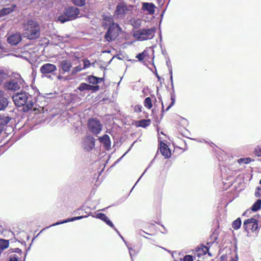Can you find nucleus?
I'll return each mask as SVG.
<instances>
[{"label": "nucleus", "mask_w": 261, "mask_h": 261, "mask_svg": "<svg viewBox=\"0 0 261 261\" xmlns=\"http://www.w3.org/2000/svg\"><path fill=\"white\" fill-rule=\"evenodd\" d=\"M167 65L169 66V63H168V62H167Z\"/></svg>", "instance_id": "nucleus-63"}, {"label": "nucleus", "mask_w": 261, "mask_h": 261, "mask_svg": "<svg viewBox=\"0 0 261 261\" xmlns=\"http://www.w3.org/2000/svg\"><path fill=\"white\" fill-rule=\"evenodd\" d=\"M171 103L167 107V109H166V111H168L175 103V99L174 95H171Z\"/></svg>", "instance_id": "nucleus-33"}, {"label": "nucleus", "mask_w": 261, "mask_h": 261, "mask_svg": "<svg viewBox=\"0 0 261 261\" xmlns=\"http://www.w3.org/2000/svg\"><path fill=\"white\" fill-rule=\"evenodd\" d=\"M104 19L105 20H107V21L109 22L110 23H111L113 21V18L110 16H106Z\"/></svg>", "instance_id": "nucleus-42"}, {"label": "nucleus", "mask_w": 261, "mask_h": 261, "mask_svg": "<svg viewBox=\"0 0 261 261\" xmlns=\"http://www.w3.org/2000/svg\"><path fill=\"white\" fill-rule=\"evenodd\" d=\"M10 261H18V257L16 254L11 255Z\"/></svg>", "instance_id": "nucleus-39"}, {"label": "nucleus", "mask_w": 261, "mask_h": 261, "mask_svg": "<svg viewBox=\"0 0 261 261\" xmlns=\"http://www.w3.org/2000/svg\"><path fill=\"white\" fill-rule=\"evenodd\" d=\"M57 78H58V79H59V80H62V79L63 78V77L61 75L59 74V75L57 76Z\"/></svg>", "instance_id": "nucleus-46"}, {"label": "nucleus", "mask_w": 261, "mask_h": 261, "mask_svg": "<svg viewBox=\"0 0 261 261\" xmlns=\"http://www.w3.org/2000/svg\"><path fill=\"white\" fill-rule=\"evenodd\" d=\"M135 188V186H133V188H132V189H131V191H133V188Z\"/></svg>", "instance_id": "nucleus-53"}, {"label": "nucleus", "mask_w": 261, "mask_h": 261, "mask_svg": "<svg viewBox=\"0 0 261 261\" xmlns=\"http://www.w3.org/2000/svg\"><path fill=\"white\" fill-rule=\"evenodd\" d=\"M2 129H3V128H2V126H0V133H1Z\"/></svg>", "instance_id": "nucleus-51"}, {"label": "nucleus", "mask_w": 261, "mask_h": 261, "mask_svg": "<svg viewBox=\"0 0 261 261\" xmlns=\"http://www.w3.org/2000/svg\"><path fill=\"white\" fill-rule=\"evenodd\" d=\"M135 188V186H133V188H132V189H131V191H133V188Z\"/></svg>", "instance_id": "nucleus-56"}, {"label": "nucleus", "mask_w": 261, "mask_h": 261, "mask_svg": "<svg viewBox=\"0 0 261 261\" xmlns=\"http://www.w3.org/2000/svg\"><path fill=\"white\" fill-rule=\"evenodd\" d=\"M72 3L76 6L82 7L85 5V0H72Z\"/></svg>", "instance_id": "nucleus-29"}, {"label": "nucleus", "mask_w": 261, "mask_h": 261, "mask_svg": "<svg viewBox=\"0 0 261 261\" xmlns=\"http://www.w3.org/2000/svg\"><path fill=\"white\" fill-rule=\"evenodd\" d=\"M208 254L209 255L211 256V254L210 252H208Z\"/></svg>", "instance_id": "nucleus-57"}, {"label": "nucleus", "mask_w": 261, "mask_h": 261, "mask_svg": "<svg viewBox=\"0 0 261 261\" xmlns=\"http://www.w3.org/2000/svg\"><path fill=\"white\" fill-rule=\"evenodd\" d=\"M120 30L119 26L117 23H112L110 25L107 33L105 35V38L110 42L115 40L118 36Z\"/></svg>", "instance_id": "nucleus-7"}, {"label": "nucleus", "mask_w": 261, "mask_h": 261, "mask_svg": "<svg viewBox=\"0 0 261 261\" xmlns=\"http://www.w3.org/2000/svg\"><path fill=\"white\" fill-rule=\"evenodd\" d=\"M133 8V5H128L124 2H120L116 7L115 14L118 18H123L132 12Z\"/></svg>", "instance_id": "nucleus-5"}, {"label": "nucleus", "mask_w": 261, "mask_h": 261, "mask_svg": "<svg viewBox=\"0 0 261 261\" xmlns=\"http://www.w3.org/2000/svg\"><path fill=\"white\" fill-rule=\"evenodd\" d=\"M150 123V120L149 119H143L139 121V126L142 127H145L148 125H149Z\"/></svg>", "instance_id": "nucleus-27"}, {"label": "nucleus", "mask_w": 261, "mask_h": 261, "mask_svg": "<svg viewBox=\"0 0 261 261\" xmlns=\"http://www.w3.org/2000/svg\"><path fill=\"white\" fill-rule=\"evenodd\" d=\"M100 142L104 145L105 148L107 150L111 147V141L109 136L108 135H105L102 137L99 138Z\"/></svg>", "instance_id": "nucleus-18"}, {"label": "nucleus", "mask_w": 261, "mask_h": 261, "mask_svg": "<svg viewBox=\"0 0 261 261\" xmlns=\"http://www.w3.org/2000/svg\"><path fill=\"white\" fill-rule=\"evenodd\" d=\"M94 217H96V218H98L103 221H104V220L107 217L105 214L103 213H98L96 214L95 216H94Z\"/></svg>", "instance_id": "nucleus-32"}, {"label": "nucleus", "mask_w": 261, "mask_h": 261, "mask_svg": "<svg viewBox=\"0 0 261 261\" xmlns=\"http://www.w3.org/2000/svg\"><path fill=\"white\" fill-rule=\"evenodd\" d=\"M136 58L139 61H142L144 59V55L143 54V53L139 54L137 55Z\"/></svg>", "instance_id": "nucleus-40"}, {"label": "nucleus", "mask_w": 261, "mask_h": 261, "mask_svg": "<svg viewBox=\"0 0 261 261\" xmlns=\"http://www.w3.org/2000/svg\"><path fill=\"white\" fill-rule=\"evenodd\" d=\"M9 246V241L0 239V249L1 250H4L7 248Z\"/></svg>", "instance_id": "nucleus-25"}, {"label": "nucleus", "mask_w": 261, "mask_h": 261, "mask_svg": "<svg viewBox=\"0 0 261 261\" xmlns=\"http://www.w3.org/2000/svg\"><path fill=\"white\" fill-rule=\"evenodd\" d=\"M146 170H147V169H146V170H145V171L144 172V173H142V175L140 176V178H141V177L144 175V174L145 172L146 171Z\"/></svg>", "instance_id": "nucleus-52"}, {"label": "nucleus", "mask_w": 261, "mask_h": 261, "mask_svg": "<svg viewBox=\"0 0 261 261\" xmlns=\"http://www.w3.org/2000/svg\"><path fill=\"white\" fill-rule=\"evenodd\" d=\"M144 106L146 108L150 109L152 108V105L151 99L150 97H147L144 100Z\"/></svg>", "instance_id": "nucleus-28"}, {"label": "nucleus", "mask_w": 261, "mask_h": 261, "mask_svg": "<svg viewBox=\"0 0 261 261\" xmlns=\"http://www.w3.org/2000/svg\"><path fill=\"white\" fill-rule=\"evenodd\" d=\"M241 223L242 222L240 218H238L233 222L232 227L234 229H238L240 227Z\"/></svg>", "instance_id": "nucleus-26"}, {"label": "nucleus", "mask_w": 261, "mask_h": 261, "mask_svg": "<svg viewBox=\"0 0 261 261\" xmlns=\"http://www.w3.org/2000/svg\"><path fill=\"white\" fill-rule=\"evenodd\" d=\"M156 77L159 79V80H160L161 77H160V76L158 74H156Z\"/></svg>", "instance_id": "nucleus-47"}, {"label": "nucleus", "mask_w": 261, "mask_h": 261, "mask_svg": "<svg viewBox=\"0 0 261 261\" xmlns=\"http://www.w3.org/2000/svg\"><path fill=\"white\" fill-rule=\"evenodd\" d=\"M104 222L108 225L111 227H112L114 228V229L116 231L118 232V230L115 228V226L113 223L111 222V221L109 219L108 217H106V218L104 220Z\"/></svg>", "instance_id": "nucleus-31"}, {"label": "nucleus", "mask_w": 261, "mask_h": 261, "mask_svg": "<svg viewBox=\"0 0 261 261\" xmlns=\"http://www.w3.org/2000/svg\"><path fill=\"white\" fill-rule=\"evenodd\" d=\"M57 66L51 63H45L41 66L40 68V72L46 77H49L48 75L53 74L55 71H57Z\"/></svg>", "instance_id": "nucleus-10"}, {"label": "nucleus", "mask_w": 261, "mask_h": 261, "mask_svg": "<svg viewBox=\"0 0 261 261\" xmlns=\"http://www.w3.org/2000/svg\"><path fill=\"white\" fill-rule=\"evenodd\" d=\"M80 13L79 9L75 7H68L58 17V20L61 23H64L76 18Z\"/></svg>", "instance_id": "nucleus-3"}, {"label": "nucleus", "mask_w": 261, "mask_h": 261, "mask_svg": "<svg viewBox=\"0 0 261 261\" xmlns=\"http://www.w3.org/2000/svg\"><path fill=\"white\" fill-rule=\"evenodd\" d=\"M155 29H140L134 32L133 36L140 41L150 40L154 36Z\"/></svg>", "instance_id": "nucleus-4"}, {"label": "nucleus", "mask_w": 261, "mask_h": 261, "mask_svg": "<svg viewBox=\"0 0 261 261\" xmlns=\"http://www.w3.org/2000/svg\"><path fill=\"white\" fill-rule=\"evenodd\" d=\"M84 217H85L84 216L74 217H73V218H68L67 219H66V220H63V221H61V222H56V223H54V224L51 225L50 226L43 229L41 231V232H42L43 230H44L46 228H48L49 227L54 226H56V225H60V224H61L67 223V222H69L73 221H75V220H80V219H82Z\"/></svg>", "instance_id": "nucleus-19"}, {"label": "nucleus", "mask_w": 261, "mask_h": 261, "mask_svg": "<svg viewBox=\"0 0 261 261\" xmlns=\"http://www.w3.org/2000/svg\"><path fill=\"white\" fill-rule=\"evenodd\" d=\"M208 250L209 248L208 247L202 245L201 246L198 247L196 249V251L197 252V256L200 257L202 255L205 254Z\"/></svg>", "instance_id": "nucleus-21"}, {"label": "nucleus", "mask_w": 261, "mask_h": 261, "mask_svg": "<svg viewBox=\"0 0 261 261\" xmlns=\"http://www.w3.org/2000/svg\"><path fill=\"white\" fill-rule=\"evenodd\" d=\"M126 153H127V152H125L124 153V154H123V155H125V154H126Z\"/></svg>", "instance_id": "nucleus-58"}, {"label": "nucleus", "mask_w": 261, "mask_h": 261, "mask_svg": "<svg viewBox=\"0 0 261 261\" xmlns=\"http://www.w3.org/2000/svg\"><path fill=\"white\" fill-rule=\"evenodd\" d=\"M135 188V186H133V188H132V189H131V191H133V188Z\"/></svg>", "instance_id": "nucleus-54"}, {"label": "nucleus", "mask_w": 261, "mask_h": 261, "mask_svg": "<svg viewBox=\"0 0 261 261\" xmlns=\"http://www.w3.org/2000/svg\"><path fill=\"white\" fill-rule=\"evenodd\" d=\"M3 82V80L1 77H0V85Z\"/></svg>", "instance_id": "nucleus-49"}, {"label": "nucleus", "mask_w": 261, "mask_h": 261, "mask_svg": "<svg viewBox=\"0 0 261 261\" xmlns=\"http://www.w3.org/2000/svg\"><path fill=\"white\" fill-rule=\"evenodd\" d=\"M126 153H127V152H125L124 153V154H123V155H125V154H126Z\"/></svg>", "instance_id": "nucleus-61"}, {"label": "nucleus", "mask_w": 261, "mask_h": 261, "mask_svg": "<svg viewBox=\"0 0 261 261\" xmlns=\"http://www.w3.org/2000/svg\"><path fill=\"white\" fill-rule=\"evenodd\" d=\"M261 208V199H258L257 201L253 204L251 207V210L254 212H256L259 210Z\"/></svg>", "instance_id": "nucleus-24"}, {"label": "nucleus", "mask_w": 261, "mask_h": 261, "mask_svg": "<svg viewBox=\"0 0 261 261\" xmlns=\"http://www.w3.org/2000/svg\"><path fill=\"white\" fill-rule=\"evenodd\" d=\"M255 152L258 156H261V147H257L255 150Z\"/></svg>", "instance_id": "nucleus-41"}, {"label": "nucleus", "mask_w": 261, "mask_h": 261, "mask_svg": "<svg viewBox=\"0 0 261 261\" xmlns=\"http://www.w3.org/2000/svg\"><path fill=\"white\" fill-rule=\"evenodd\" d=\"M126 153H127V152H125L124 153V154H123V155H125V154H126Z\"/></svg>", "instance_id": "nucleus-59"}, {"label": "nucleus", "mask_w": 261, "mask_h": 261, "mask_svg": "<svg viewBox=\"0 0 261 261\" xmlns=\"http://www.w3.org/2000/svg\"><path fill=\"white\" fill-rule=\"evenodd\" d=\"M243 228L247 232V236H249V231H255L258 229L257 221L253 218L245 220L243 223Z\"/></svg>", "instance_id": "nucleus-9"}, {"label": "nucleus", "mask_w": 261, "mask_h": 261, "mask_svg": "<svg viewBox=\"0 0 261 261\" xmlns=\"http://www.w3.org/2000/svg\"><path fill=\"white\" fill-rule=\"evenodd\" d=\"M251 162V159L250 158H242L239 160V162L240 163H244L245 164H248Z\"/></svg>", "instance_id": "nucleus-34"}, {"label": "nucleus", "mask_w": 261, "mask_h": 261, "mask_svg": "<svg viewBox=\"0 0 261 261\" xmlns=\"http://www.w3.org/2000/svg\"><path fill=\"white\" fill-rule=\"evenodd\" d=\"M128 248L129 250L130 256L131 258H132L133 254H132V251H134V250L132 248L128 247ZM132 259L133 260V258H132Z\"/></svg>", "instance_id": "nucleus-43"}, {"label": "nucleus", "mask_w": 261, "mask_h": 261, "mask_svg": "<svg viewBox=\"0 0 261 261\" xmlns=\"http://www.w3.org/2000/svg\"><path fill=\"white\" fill-rule=\"evenodd\" d=\"M193 256L191 255H186L183 258V261H193Z\"/></svg>", "instance_id": "nucleus-35"}, {"label": "nucleus", "mask_w": 261, "mask_h": 261, "mask_svg": "<svg viewBox=\"0 0 261 261\" xmlns=\"http://www.w3.org/2000/svg\"><path fill=\"white\" fill-rule=\"evenodd\" d=\"M83 69V67H82L81 65H79L77 66L73 67L71 70V74H75V73L81 71Z\"/></svg>", "instance_id": "nucleus-30"}, {"label": "nucleus", "mask_w": 261, "mask_h": 261, "mask_svg": "<svg viewBox=\"0 0 261 261\" xmlns=\"http://www.w3.org/2000/svg\"><path fill=\"white\" fill-rule=\"evenodd\" d=\"M95 146V139L91 136H88L84 138L82 141V147L86 151H89L92 150Z\"/></svg>", "instance_id": "nucleus-11"}, {"label": "nucleus", "mask_w": 261, "mask_h": 261, "mask_svg": "<svg viewBox=\"0 0 261 261\" xmlns=\"http://www.w3.org/2000/svg\"><path fill=\"white\" fill-rule=\"evenodd\" d=\"M11 118L8 116L0 115V126L5 125L8 124L10 121Z\"/></svg>", "instance_id": "nucleus-23"}, {"label": "nucleus", "mask_w": 261, "mask_h": 261, "mask_svg": "<svg viewBox=\"0 0 261 261\" xmlns=\"http://www.w3.org/2000/svg\"><path fill=\"white\" fill-rule=\"evenodd\" d=\"M118 233V234L119 235V236L121 237V238L123 240V241L124 242V243H125V244L126 245V242H125V241L124 240V238H123V237L119 233V231H118V232H117Z\"/></svg>", "instance_id": "nucleus-45"}, {"label": "nucleus", "mask_w": 261, "mask_h": 261, "mask_svg": "<svg viewBox=\"0 0 261 261\" xmlns=\"http://www.w3.org/2000/svg\"><path fill=\"white\" fill-rule=\"evenodd\" d=\"M72 64L69 60H63L60 62L59 67V71L60 73L63 74L65 73L69 72L72 68Z\"/></svg>", "instance_id": "nucleus-12"}, {"label": "nucleus", "mask_w": 261, "mask_h": 261, "mask_svg": "<svg viewBox=\"0 0 261 261\" xmlns=\"http://www.w3.org/2000/svg\"><path fill=\"white\" fill-rule=\"evenodd\" d=\"M88 127L89 130L94 135L99 134L102 130V124L96 118L90 119L88 122Z\"/></svg>", "instance_id": "nucleus-8"}, {"label": "nucleus", "mask_w": 261, "mask_h": 261, "mask_svg": "<svg viewBox=\"0 0 261 261\" xmlns=\"http://www.w3.org/2000/svg\"><path fill=\"white\" fill-rule=\"evenodd\" d=\"M169 73L170 74V81H171V86L173 87V76H172V70L171 67H169Z\"/></svg>", "instance_id": "nucleus-38"}, {"label": "nucleus", "mask_w": 261, "mask_h": 261, "mask_svg": "<svg viewBox=\"0 0 261 261\" xmlns=\"http://www.w3.org/2000/svg\"><path fill=\"white\" fill-rule=\"evenodd\" d=\"M254 195L255 197H258L261 196V188L257 187L256 189Z\"/></svg>", "instance_id": "nucleus-36"}, {"label": "nucleus", "mask_w": 261, "mask_h": 261, "mask_svg": "<svg viewBox=\"0 0 261 261\" xmlns=\"http://www.w3.org/2000/svg\"><path fill=\"white\" fill-rule=\"evenodd\" d=\"M16 250H17V251H16L17 252H19L21 251V250L18 248L16 249Z\"/></svg>", "instance_id": "nucleus-48"}, {"label": "nucleus", "mask_w": 261, "mask_h": 261, "mask_svg": "<svg viewBox=\"0 0 261 261\" xmlns=\"http://www.w3.org/2000/svg\"><path fill=\"white\" fill-rule=\"evenodd\" d=\"M162 107H163V109L164 108V105L163 104H162Z\"/></svg>", "instance_id": "nucleus-62"}, {"label": "nucleus", "mask_w": 261, "mask_h": 261, "mask_svg": "<svg viewBox=\"0 0 261 261\" xmlns=\"http://www.w3.org/2000/svg\"><path fill=\"white\" fill-rule=\"evenodd\" d=\"M13 100L17 107H23L24 111H28L32 108L34 110L35 103L32 95L25 91H21L15 94L12 97Z\"/></svg>", "instance_id": "nucleus-1"}, {"label": "nucleus", "mask_w": 261, "mask_h": 261, "mask_svg": "<svg viewBox=\"0 0 261 261\" xmlns=\"http://www.w3.org/2000/svg\"><path fill=\"white\" fill-rule=\"evenodd\" d=\"M78 89L81 91H97L99 89V86L98 85L92 86L86 83H81L78 87Z\"/></svg>", "instance_id": "nucleus-13"}, {"label": "nucleus", "mask_w": 261, "mask_h": 261, "mask_svg": "<svg viewBox=\"0 0 261 261\" xmlns=\"http://www.w3.org/2000/svg\"><path fill=\"white\" fill-rule=\"evenodd\" d=\"M8 98L2 91L0 90V111L4 110L8 106Z\"/></svg>", "instance_id": "nucleus-16"}, {"label": "nucleus", "mask_w": 261, "mask_h": 261, "mask_svg": "<svg viewBox=\"0 0 261 261\" xmlns=\"http://www.w3.org/2000/svg\"><path fill=\"white\" fill-rule=\"evenodd\" d=\"M25 36L29 39L37 38L40 34V27L38 23L32 19H29L24 25Z\"/></svg>", "instance_id": "nucleus-2"}, {"label": "nucleus", "mask_w": 261, "mask_h": 261, "mask_svg": "<svg viewBox=\"0 0 261 261\" xmlns=\"http://www.w3.org/2000/svg\"><path fill=\"white\" fill-rule=\"evenodd\" d=\"M126 153H127V152H125L124 153V154H123V155H125V154H126Z\"/></svg>", "instance_id": "nucleus-60"}, {"label": "nucleus", "mask_w": 261, "mask_h": 261, "mask_svg": "<svg viewBox=\"0 0 261 261\" xmlns=\"http://www.w3.org/2000/svg\"><path fill=\"white\" fill-rule=\"evenodd\" d=\"M102 81L101 78H98L96 76L90 75L88 77L87 81L90 84H96L100 83Z\"/></svg>", "instance_id": "nucleus-22"}, {"label": "nucleus", "mask_w": 261, "mask_h": 261, "mask_svg": "<svg viewBox=\"0 0 261 261\" xmlns=\"http://www.w3.org/2000/svg\"><path fill=\"white\" fill-rule=\"evenodd\" d=\"M160 151L162 154L166 158H168L171 155V151L167 145L162 142L160 144Z\"/></svg>", "instance_id": "nucleus-17"}, {"label": "nucleus", "mask_w": 261, "mask_h": 261, "mask_svg": "<svg viewBox=\"0 0 261 261\" xmlns=\"http://www.w3.org/2000/svg\"><path fill=\"white\" fill-rule=\"evenodd\" d=\"M155 5L151 3L144 2L142 3V9L144 11H147L149 15H153L155 12Z\"/></svg>", "instance_id": "nucleus-14"}, {"label": "nucleus", "mask_w": 261, "mask_h": 261, "mask_svg": "<svg viewBox=\"0 0 261 261\" xmlns=\"http://www.w3.org/2000/svg\"><path fill=\"white\" fill-rule=\"evenodd\" d=\"M143 233H146V232H145L144 231L142 230H139V232H138V234H139L140 236H143V237H145V238H147V237H145V236H144L143 235Z\"/></svg>", "instance_id": "nucleus-44"}, {"label": "nucleus", "mask_w": 261, "mask_h": 261, "mask_svg": "<svg viewBox=\"0 0 261 261\" xmlns=\"http://www.w3.org/2000/svg\"><path fill=\"white\" fill-rule=\"evenodd\" d=\"M24 83V80L20 77L11 79L7 81L4 85L6 89L9 91H15L20 89Z\"/></svg>", "instance_id": "nucleus-6"}, {"label": "nucleus", "mask_w": 261, "mask_h": 261, "mask_svg": "<svg viewBox=\"0 0 261 261\" xmlns=\"http://www.w3.org/2000/svg\"><path fill=\"white\" fill-rule=\"evenodd\" d=\"M160 248H161L162 249L166 250V251H168L166 248H164V247H160Z\"/></svg>", "instance_id": "nucleus-50"}, {"label": "nucleus", "mask_w": 261, "mask_h": 261, "mask_svg": "<svg viewBox=\"0 0 261 261\" xmlns=\"http://www.w3.org/2000/svg\"><path fill=\"white\" fill-rule=\"evenodd\" d=\"M15 5H12L11 7L4 8L0 10V17L8 15L13 11Z\"/></svg>", "instance_id": "nucleus-20"}, {"label": "nucleus", "mask_w": 261, "mask_h": 261, "mask_svg": "<svg viewBox=\"0 0 261 261\" xmlns=\"http://www.w3.org/2000/svg\"><path fill=\"white\" fill-rule=\"evenodd\" d=\"M83 62H84V66H83L84 69H85V68H88L90 67L91 63L89 60H84L83 61Z\"/></svg>", "instance_id": "nucleus-37"}, {"label": "nucleus", "mask_w": 261, "mask_h": 261, "mask_svg": "<svg viewBox=\"0 0 261 261\" xmlns=\"http://www.w3.org/2000/svg\"><path fill=\"white\" fill-rule=\"evenodd\" d=\"M135 188V186H133V188H132V189H131V191H133V188Z\"/></svg>", "instance_id": "nucleus-55"}, {"label": "nucleus", "mask_w": 261, "mask_h": 261, "mask_svg": "<svg viewBox=\"0 0 261 261\" xmlns=\"http://www.w3.org/2000/svg\"><path fill=\"white\" fill-rule=\"evenodd\" d=\"M21 40V36L20 34H14L10 36L7 41L9 43L12 45H16L18 44Z\"/></svg>", "instance_id": "nucleus-15"}]
</instances>
